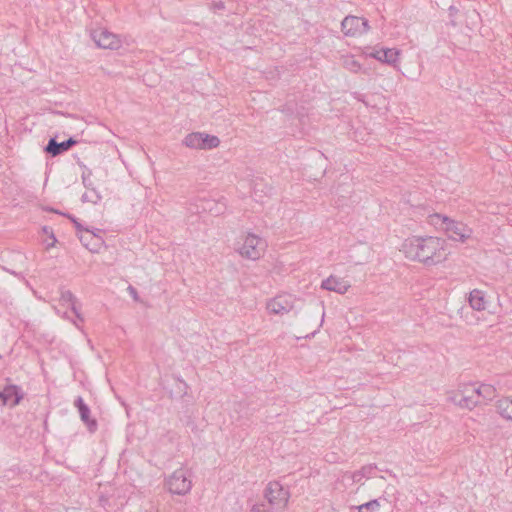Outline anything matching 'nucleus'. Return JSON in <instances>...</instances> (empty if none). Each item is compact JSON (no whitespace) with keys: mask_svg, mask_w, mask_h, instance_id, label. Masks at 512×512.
Instances as JSON below:
<instances>
[{"mask_svg":"<svg viewBox=\"0 0 512 512\" xmlns=\"http://www.w3.org/2000/svg\"><path fill=\"white\" fill-rule=\"evenodd\" d=\"M168 489L173 494L185 495L192 487L188 472L185 469L176 470L167 481Z\"/></svg>","mask_w":512,"mask_h":512,"instance_id":"0eeeda50","label":"nucleus"},{"mask_svg":"<svg viewBox=\"0 0 512 512\" xmlns=\"http://www.w3.org/2000/svg\"><path fill=\"white\" fill-rule=\"evenodd\" d=\"M85 238H86L85 235H80L79 236L80 241L84 244L85 247L88 248V243L85 242Z\"/></svg>","mask_w":512,"mask_h":512,"instance_id":"7c9ffc66","label":"nucleus"},{"mask_svg":"<svg viewBox=\"0 0 512 512\" xmlns=\"http://www.w3.org/2000/svg\"><path fill=\"white\" fill-rule=\"evenodd\" d=\"M64 143L66 145L67 150H69L77 143V141L74 138L70 137L69 139L65 140Z\"/></svg>","mask_w":512,"mask_h":512,"instance_id":"cd10ccee","label":"nucleus"},{"mask_svg":"<svg viewBox=\"0 0 512 512\" xmlns=\"http://www.w3.org/2000/svg\"><path fill=\"white\" fill-rule=\"evenodd\" d=\"M250 512H273V510L269 509L266 504H255L252 506Z\"/></svg>","mask_w":512,"mask_h":512,"instance_id":"a878e982","label":"nucleus"},{"mask_svg":"<svg viewBox=\"0 0 512 512\" xmlns=\"http://www.w3.org/2000/svg\"><path fill=\"white\" fill-rule=\"evenodd\" d=\"M380 499H374L357 507L358 512H375L380 508Z\"/></svg>","mask_w":512,"mask_h":512,"instance_id":"4be33fe9","label":"nucleus"},{"mask_svg":"<svg viewBox=\"0 0 512 512\" xmlns=\"http://www.w3.org/2000/svg\"><path fill=\"white\" fill-rule=\"evenodd\" d=\"M265 248V242L254 234H248L241 247L239 254L249 260H257L261 257Z\"/></svg>","mask_w":512,"mask_h":512,"instance_id":"39448f33","label":"nucleus"},{"mask_svg":"<svg viewBox=\"0 0 512 512\" xmlns=\"http://www.w3.org/2000/svg\"><path fill=\"white\" fill-rule=\"evenodd\" d=\"M183 145L191 149L211 150L220 145V139L214 135L192 132L185 136Z\"/></svg>","mask_w":512,"mask_h":512,"instance_id":"20e7f679","label":"nucleus"},{"mask_svg":"<svg viewBox=\"0 0 512 512\" xmlns=\"http://www.w3.org/2000/svg\"><path fill=\"white\" fill-rule=\"evenodd\" d=\"M66 151L68 150L66 148L64 141L58 143L55 138H50L48 144L44 148V152L50 154L53 157L58 156Z\"/></svg>","mask_w":512,"mask_h":512,"instance_id":"a211bd4d","label":"nucleus"},{"mask_svg":"<svg viewBox=\"0 0 512 512\" xmlns=\"http://www.w3.org/2000/svg\"><path fill=\"white\" fill-rule=\"evenodd\" d=\"M225 8V5H224V2L222 1H219V2H213L211 4V9L216 11V10H222Z\"/></svg>","mask_w":512,"mask_h":512,"instance_id":"bb28decb","label":"nucleus"},{"mask_svg":"<svg viewBox=\"0 0 512 512\" xmlns=\"http://www.w3.org/2000/svg\"><path fill=\"white\" fill-rule=\"evenodd\" d=\"M399 51L396 49H380L373 54V57L379 61L386 62L388 64H394L397 62Z\"/></svg>","mask_w":512,"mask_h":512,"instance_id":"f3484780","label":"nucleus"},{"mask_svg":"<svg viewBox=\"0 0 512 512\" xmlns=\"http://www.w3.org/2000/svg\"><path fill=\"white\" fill-rule=\"evenodd\" d=\"M91 38L99 48L116 50L121 46L119 36L106 28L94 29L91 32Z\"/></svg>","mask_w":512,"mask_h":512,"instance_id":"1a4fd4ad","label":"nucleus"},{"mask_svg":"<svg viewBox=\"0 0 512 512\" xmlns=\"http://www.w3.org/2000/svg\"><path fill=\"white\" fill-rule=\"evenodd\" d=\"M0 398L5 405L15 406L20 402L22 395L20 394L18 387L7 386L2 392H0Z\"/></svg>","mask_w":512,"mask_h":512,"instance_id":"ddd939ff","label":"nucleus"},{"mask_svg":"<svg viewBox=\"0 0 512 512\" xmlns=\"http://www.w3.org/2000/svg\"><path fill=\"white\" fill-rule=\"evenodd\" d=\"M448 401L460 408L472 410L479 405L476 384L466 383L459 385L456 390L448 393Z\"/></svg>","mask_w":512,"mask_h":512,"instance_id":"f03ea898","label":"nucleus"},{"mask_svg":"<svg viewBox=\"0 0 512 512\" xmlns=\"http://www.w3.org/2000/svg\"><path fill=\"white\" fill-rule=\"evenodd\" d=\"M350 286L351 285L347 280L333 275L329 276L321 283V288L328 291L336 292L338 294H345L350 288Z\"/></svg>","mask_w":512,"mask_h":512,"instance_id":"9b49d317","label":"nucleus"},{"mask_svg":"<svg viewBox=\"0 0 512 512\" xmlns=\"http://www.w3.org/2000/svg\"><path fill=\"white\" fill-rule=\"evenodd\" d=\"M60 301L62 302L63 305L70 308L72 310V312L76 315V317L81 322H83V318L81 317V315L77 309V306H76L77 299L71 291H69V290L62 291Z\"/></svg>","mask_w":512,"mask_h":512,"instance_id":"dca6fc26","label":"nucleus"},{"mask_svg":"<svg viewBox=\"0 0 512 512\" xmlns=\"http://www.w3.org/2000/svg\"><path fill=\"white\" fill-rule=\"evenodd\" d=\"M57 239L54 235L53 230L48 226L42 227V243L45 245L46 249H50L55 245Z\"/></svg>","mask_w":512,"mask_h":512,"instance_id":"aec40b11","label":"nucleus"},{"mask_svg":"<svg viewBox=\"0 0 512 512\" xmlns=\"http://www.w3.org/2000/svg\"><path fill=\"white\" fill-rule=\"evenodd\" d=\"M128 291L130 293V295L135 299V300H138V293H137V290L133 287V286H129L128 287Z\"/></svg>","mask_w":512,"mask_h":512,"instance_id":"c85d7f7f","label":"nucleus"},{"mask_svg":"<svg viewBox=\"0 0 512 512\" xmlns=\"http://www.w3.org/2000/svg\"><path fill=\"white\" fill-rule=\"evenodd\" d=\"M267 309L272 314L284 315L293 309V301L289 295H280L267 303Z\"/></svg>","mask_w":512,"mask_h":512,"instance_id":"9d476101","label":"nucleus"},{"mask_svg":"<svg viewBox=\"0 0 512 512\" xmlns=\"http://www.w3.org/2000/svg\"><path fill=\"white\" fill-rule=\"evenodd\" d=\"M343 66L351 71L358 72L361 69L360 63L353 56H345L343 57Z\"/></svg>","mask_w":512,"mask_h":512,"instance_id":"5701e85b","label":"nucleus"},{"mask_svg":"<svg viewBox=\"0 0 512 512\" xmlns=\"http://www.w3.org/2000/svg\"><path fill=\"white\" fill-rule=\"evenodd\" d=\"M81 200L84 203L97 204L101 200V196L95 189H91V190L86 191L82 195Z\"/></svg>","mask_w":512,"mask_h":512,"instance_id":"b1692460","label":"nucleus"},{"mask_svg":"<svg viewBox=\"0 0 512 512\" xmlns=\"http://www.w3.org/2000/svg\"><path fill=\"white\" fill-rule=\"evenodd\" d=\"M207 209H209L210 212L219 215L222 214L226 209V204L222 201H218L215 203L207 202Z\"/></svg>","mask_w":512,"mask_h":512,"instance_id":"393cba45","label":"nucleus"},{"mask_svg":"<svg viewBox=\"0 0 512 512\" xmlns=\"http://www.w3.org/2000/svg\"><path fill=\"white\" fill-rule=\"evenodd\" d=\"M69 218L73 221L74 225H75V228L77 229V231L81 232L83 231V227L82 225L72 216H69Z\"/></svg>","mask_w":512,"mask_h":512,"instance_id":"c756f323","label":"nucleus"},{"mask_svg":"<svg viewBox=\"0 0 512 512\" xmlns=\"http://www.w3.org/2000/svg\"><path fill=\"white\" fill-rule=\"evenodd\" d=\"M468 301L473 310L482 311L486 308L484 293L481 290H472L469 294Z\"/></svg>","mask_w":512,"mask_h":512,"instance_id":"2eb2a0df","label":"nucleus"},{"mask_svg":"<svg viewBox=\"0 0 512 512\" xmlns=\"http://www.w3.org/2000/svg\"><path fill=\"white\" fill-rule=\"evenodd\" d=\"M406 258L425 265H436L447 259L445 240L438 237H412L406 239L401 247Z\"/></svg>","mask_w":512,"mask_h":512,"instance_id":"f257e3e1","label":"nucleus"},{"mask_svg":"<svg viewBox=\"0 0 512 512\" xmlns=\"http://www.w3.org/2000/svg\"><path fill=\"white\" fill-rule=\"evenodd\" d=\"M479 405L491 401L496 397V389L490 384L476 385Z\"/></svg>","mask_w":512,"mask_h":512,"instance_id":"4468645a","label":"nucleus"},{"mask_svg":"<svg viewBox=\"0 0 512 512\" xmlns=\"http://www.w3.org/2000/svg\"><path fill=\"white\" fill-rule=\"evenodd\" d=\"M88 237H90L91 239L94 238V235H87L86 238H85V241H88Z\"/></svg>","mask_w":512,"mask_h":512,"instance_id":"2f4dec72","label":"nucleus"},{"mask_svg":"<svg viewBox=\"0 0 512 512\" xmlns=\"http://www.w3.org/2000/svg\"><path fill=\"white\" fill-rule=\"evenodd\" d=\"M268 508L273 511L284 510L288 504L290 493L279 482H269L264 491Z\"/></svg>","mask_w":512,"mask_h":512,"instance_id":"7ed1b4c3","label":"nucleus"},{"mask_svg":"<svg viewBox=\"0 0 512 512\" xmlns=\"http://www.w3.org/2000/svg\"><path fill=\"white\" fill-rule=\"evenodd\" d=\"M375 470V466L373 465H366L363 466L360 470L355 471L352 474V480L354 482H360L363 478H370Z\"/></svg>","mask_w":512,"mask_h":512,"instance_id":"412c9836","label":"nucleus"},{"mask_svg":"<svg viewBox=\"0 0 512 512\" xmlns=\"http://www.w3.org/2000/svg\"><path fill=\"white\" fill-rule=\"evenodd\" d=\"M369 29V22L366 18L349 15L341 22V30L346 36H361L367 33Z\"/></svg>","mask_w":512,"mask_h":512,"instance_id":"423d86ee","label":"nucleus"},{"mask_svg":"<svg viewBox=\"0 0 512 512\" xmlns=\"http://www.w3.org/2000/svg\"><path fill=\"white\" fill-rule=\"evenodd\" d=\"M443 223L447 236L454 241L465 242L472 235V229L462 222L443 217Z\"/></svg>","mask_w":512,"mask_h":512,"instance_id":"6e6552de","label":"nucleus"},{"mask_svg":"<svg viewBox=\"0 0 512 512\" xmlns=\"http://www.w3.org/2000/svg\"><path fill=\"white\" fill-rule=\"evenodd\" d=\"M75 407L78 409L81 420L86 424L90 432H95L97 429V421L90 417V408L85 404L81 396L77 397L74 401Z\"/></svg>","mask_w":512,"mask_h":512,"instance_id":"f8f14e48","label":"nucleus"},{"mask_svg":"<svg viewBox=\"0 0 512 512\" xmlns=\"http://www.w3.org/2000/svg\"><path fill=\"white\" fill-rule=\"evenodd\" d=\"M498 413L507 420H512V399L503 398L497 401Z\"/></svg>","mask_w":512,"mask_h":512,"instance_id":"6ab92c4d","label":"nucleus"}]
</instances>
